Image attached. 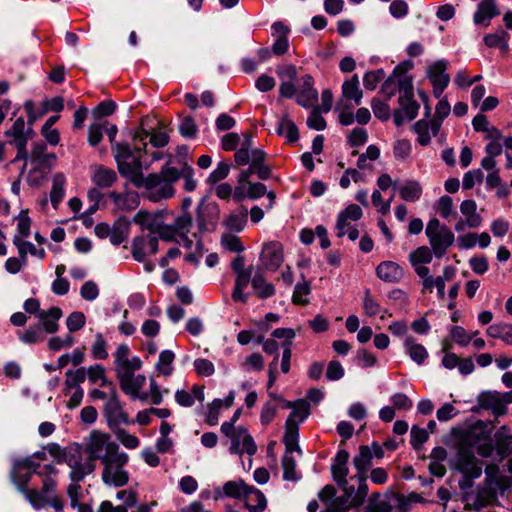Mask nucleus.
<instances>
[{
  "mask_svg": "<svg viewBox=\"0 0 512 512\" xmlns=\"http://www.w3.org/2000/svg\"><path fill=\"white\" fill-rule=\"evenodd\" d=\"M478 428H469L461 433L458 438V451L452 461V466L468 478H478L482 473V468L478 465L474 456V445L480 440V431Z\"/></svg>",
  "mask_w": 512,
  "mask_h": 512,
  "instance_id": "f257e3e1",
  "label": "nucleus"
},
{
  "mask_svg": "<svg viewBox=\"0 0 512 512\" xmlns=\"http://www.w3.org/2000/svg\"><path fill=\"white\" fill-rule=\"evenodd\" d=\"M119 445L112 439L111 435L94 429L84 439V452L95 461L100 462L120 452Z\"/></svg>",
  "mask_w": 512,
  "mask_h": 512,
  "instance_id": "f03ea898",
  "label": "nucleus"
},
{
  "mask_svg": "<svg viewBox=\"0 0 512 512\" xmlns=\"http://www.w3.org/2000/svg\"><path fill=\"white\" fill-rule=\"evenodd\" d=\"M128 463L129 455L123 451L101 462V479L104 484L115 488L125 486L129 482V472L126 469Z\"/></svg>",
  "mask_w": 512,
  "mask_h": 512,
  "instance_id": "7ed1b4c3",
  "label": "nucleus"
},
{
  "mask_svg": "<svg viewBox=\"0 0 512 512\" xmlns=\"http://www.w3.org/2000/svg\"><path fill=\"white\" fill-rule=\"evenodd\" d=\"M221 432L230 440L231 454L242 455L244 452L252 456L257 451V445L248 430L243 426H232V423H222Z\"/></svg>",
  "mask_w": 512,
  "mask_h": 512,
  "instance_id": "20e7f679",
  "label": "nucleus"
},
{
  "mask_svg": "<svg viewBox=\"0 0 512 512\" xmlns=\"http://www.w3.org/2000/svg\"><path fill=\"white\" fill-rule=\"evenodd\" d=\"M434 255L442 257L455 241L454 233L436 218L431 219L425 230Z\"/></svg>",
  "mask_w": 512,
  "mask_h": 512,
  "instance_id": "39448f33",
  "label": "nucleus"
},
{
  "mask_svg": "<svg viewBox=\"0 0 512 512\" xmlns=\"http://www.w3.org/2000/svg\"><path fill=\"white\" fill-rule=\"evenodd\" d=\"M33 133L32 127H26L22 117L17 118L11 127L5 131V137L8 138V143L17 148V155L12 162L27 159L26 146Z\"/></svg>",
  "mask_w": 512,
  "mask_h": 512,
  "instance_id": "423d86ee",
  "label": "nucleus"
},
{
  "mask_svg": "<svg viewBox=\"0 0 512 512\" xmlns=\"http://www.w3.org/2000/svg\"><path fill=\"white\" fill-rule=\"evenodd\" d=\"M64 460L70 468L69 477L72 482L83 481L95 470L94 461L87 454L84 456L79 449L69 451Z\"/></svg>",
  "mask_w": 512,
  "mask_h": 512,
  "instance_id": "0eeeda50",
  "label": "nucleus"
},
{
  "mask_svg": "<svg viewBox=\"0 0 512 512\" xmlns=\"http://www.w3.org/2000/svg\"><path fill=\"white\" fill-rule=\"evenodd\" d=\"M103 415L108 427L112 430L118 428L122 424L127 425L132 423L119 400L115 387L111 388L109 398L104 404Z\"/></svg>",
  "mask_w": 512,
  "mask_h": 512,
  "instance_id": "6e6552de",
  "label": "nucleus"
},
{
  "mask_svg": "<svg viewBox=\"0 0 512 512\" xmlns=\"http://www.w3.org/2000/svg\"><path fill=\"white\" fill-rule=\"evenodd\" d=\"M368 512H406L407 503L403 495L391 493L384 496L375 494L367 507Z\"/></svg>",
  "mask_w": 512,
  "mask_h": 512,
  "instance_id": "1a4fd4ad",
  "label": "nucleus"
},
{
  "mask_svg": "<svg viewBox=\"0 0 512 512\" xmlns=\"http://www.w3.org/2000/svg\"><path fill=\"white\" fill-rule=\"evenodd\" d=\"M284 262L283 246L278 241H270L262 246L259 255V270L275 272Z\"/></svg>",
  "mask_w": 512,
  "mask_h": 512,
  "instance_id": "9d476101",
  "label": "nucleus"
},
{
  "mask_svg": "<svg viewBox=\"0 0 512 512\" xmlns=\"http://www.w3.org/2000/svg\"><path fill=\"white\" fill-rule=\"evenodd\" d=\"M448 62L444 59L432 62L427 66L426 76L429 79L435 98H441L444 90L450 83V76L447 73Z\"/></svg>",
  "mask_w": 512,
  "mask_h": 512,
  "instance_id": "9b49d317",
  "label": "nucleus"
},
{
  "mask_svg": "<svg viewBox=\"0 0 512 512\" xmlns=\"http://www.w3.org/2000/svg\"><path fill=\"white\" fill-rule=\"evenodd\" d=\"M142 188L147 190L146 196L152 202L170 198L175 193L173 184L155 173L146 176L145 185Z\"/></svg>",
  "mask_w": 512,
  "mask_h": 512,
  "instance_id": "f8f14e48",
  "label": "nucleus"
},
{
  "mask_svg": "<svg viewBox=\"0 0 512 512\" xmlns=\"http://www.w3.org/2000/svg\"><path fill=\"white\" fill-rule=\"evenodd\" d=\"M120 388L132 399H139L142 402L148 400V393L140 391L146 384V377L142 374H134V371H127L117 375Z\"/></svg>",
  "mask_w": 512,
  "mask_h": 512,
  "instance_id": "ddd939ff",
  "label": "nucleus"
},
{
  "mask_svg": "<svg viewBox=\"0 0 512 512\" xmlns=\"http://www.w3.org/2000/svg\"><path fill=\"white\" fill-rule=\"evenodd\" d=\"M413 67L412 62L405 61L397 65L391 76L386 80L384 86L396 84L401 93L400 97L414 96L413 79L407 74V71Z\"/></svg>",
  "mask_w": 512,
  "mask_h": 512,
  "instance_id": "4468645a",
  "label": "nucleus"
},
{
  "mask_svg": "<svg viewBox=\"0 0 512 512\" xmlns=\"http://www.w3.org/2000/svg\"><path fill=\"white\" fill-rule=\"evenodd\" d=\"M158 237L147 234L133 238L131 248L132 256L138 262H143L148 255L158 252Z\"/></svg>",
  "mask_w": 512,
  "mask_h": 512,
  "instance_id": "2eb2a0df",
  "label": "nucleus"
},
{
  "mask_svg": "<svg viewBox=\"0 0 512 512\" xmlns=\"http://www.w3.org/2000/svg\"><path fill=\"white\" fill-rule=\"evenodd\" d=\"M117 169L122 177L127 179L136 188L145 185L146 177L143 174L142 162L139 158H132L131 161H121Z\"/></svg>",
  "mask_w": 512,
  "mask_h": 512,
  "instance_id": "dca6fc26",
  "label": "nucleus"
},
{
  "mask_svg": "<svg viewBox=\"0 0 512 512\" xmlns=\"http://www.w3.org/2000/svg\"><path fill=\"white\" fill-rule=\"evenodd\" d=\"M114 363L116 374H122L127 371L139 370L142 367V361L139 357L130 358V348L127 344H120L114 353Z\"/></svg>",
  "mask_w": 512,
  "mask_h": 512,
  "instance_id": "f3484780",
  "label": "nucleus"
},
{
  "mask_svg": "<svg viewBox=\"0 0 512 512\" xmlns=\"http://www.w3.org/2000/svg\"><path fill=\"white\" fill-rule=\"evenodd\" d=\"M123 192L111 191L108 193V198L114 205L117 211H132L135 210L140 204V196L138 192L129 190L127 184L124 185Z\"/></svg>",
  "mask_w": 512,
  "mask_h": 512,
  "instance_id": "a211bd4d",
  "label": "nucleus"
},
{
  "mask_svg": "<svg viewBox=\"0 0 512 512\" xmlns=\"http://www.w3.org/2000/svg\"><path fill=\"white\" fill-rule=\"evenodd\" d=\"M349 453L346 450H339L331 464V475L337 485L343 489L348 484L349 474L348 461Z\"/></svg>",
  "mask_w": 512,
  "mask_h": 512,
  "instance_id": "6ab92c4d",
  "label": "nucleus"
},
{
  "mask_svg": "<svg viewBox=\"0 0 512 512\" xmlns=\"http://www.w3.org/2000/svg\"><path fill=\"white\" fill-rule=\"evenodd\" d=\"M301 83L297 89L296 101L304 108H309L318 99V92L313 87L314 79L310 74H305L301 78Z\"/></svg>",
  "mask_w": 512,
  "mask_h": 512,
  "instance_id": "aec40b11",
  "label": "nucleus"
},
{
  "mask_svg": "<svg viewBox=\"0 0 512 512\" xmlns=\"http://www.w3.org/2000/svg\"><path fill=\"white\" fill-rule=\"evenodd\" d=\"M353 479H356L358 482L357 488L347 484L342 490L349 501V506L358 507L364 503L368 495L367 475H355Z\"/></svg>",
  "mask_w": 512,
  "mask_h": 512,
  "instance_id": "412c9836",
  "label": "nucleus"
},
{
  "mask_svg": "<svg viewBox=\"0 0 512 512\" xmlns=\"http://www.w3.org/2000/svg\"><path fill=\"white\" fill-rule=\"evenodd\" d=\"M163 218V211L149 212L142 209L133 216L132 221L134 224L139 225L141 230H148L150 233L155 234L160 228Z\"/></svg>",
  "mask_w": 512,
  "mask_h": 512,
  "instance_id": "4be33fe9",
  "label": "nucleus"
},
{
  "mask_svg": "<svg viewBox=\"0 0 512 512\" xmlns=\"http://www.w3.org/2000/svg\"><path fill=\"white\" fill-rule=\"evenodd\" d=\"M440 127L441 125L439 120H418L413 126L415 133L418 135V143L422 146H427L430 143L432 136H436L438 134Z\"/></svg>",
  "mask_w": 512,
  "mask_h": 512,
  "instance_id": "5701e85b",
  "label": "nucleus"
},
{
  "mask_svg": "<svg viewBox=\"0 0 512 512\" xmlns=\"http://www.w3.org/2000/svg\"><path fill=\"white\" fill-rule=\"evenodd\" d=\"M400 109L394 113V122L401 126L405 120H413L419 111V104L414 100V96L399 97Z\"/></svg>",
  "mask_w": 512,
  "mask_h": 512,
  "instance_id": "b1692460",
  "label": "nucleus"
},
{
  "mask_svg": "<svg viewBox=\"0 0 512 512\" xmlns=\"http://www.w3.org/2000/svg\"><path fill=\"white\" fill-rule=\"evenodd\" d=\"M478 405L482 409L490 410L495 416H503L507 413V407L503 406L500 392H482L477 398Z\"/></svg>",
  "mask_w": 512,
  "mask_h": 512,
  "instance_id": "393cba45",
  "label": "nucleus"
},
{
  "mask_svg": "<svg viewBox=\"0 0 512 512\" xmlns=\"http://www.w3.org/2000/svg\"><path fill=\"white\" fill-rule=\"evenodd\" d=\"M117 179V174L113 169L104 165L91 166V180L98 188H109Z\"/></svg>",
  "mask_w": 512,
  "mask_h": 512,
  "instance_id": "a878e982",
  "label": "nucleus"
},
{
  "mask_svg": "<svg viewBox=\"0 0 512 512\" xmlns=\"http://www.w3.org/2000/svg\"><path fill=\"white\" fill-rule=\"evenodd\" d=\"M377 276L384 282L397 283L404 277V269L393 261H383L376 268Z\"/></svg>",
  "mask_w": 512,
  "mask_h": 512,
  "instance_id": "bb28decb",
  "label": "nucleus"
},
{
  "mask_svg": "<svg viewBox=\"0 0 512 512\" xmlns=\"http://www.w3.org/2000/svg\"><path fill=\"white\" fill-rule=\"evenodd\" d=\"M362 215V209L356 204H350L341 211L336 221L337 236L341 238L346 235V227L349 226V222L359 220Z\"/></svg>",
  "mask_w": 512,
  "mask_h": 512,
  "instance_id": "cd10ccee",
  "label": "nucleus"
},
{
  "mask_svg": "<svg viewBox=\"0 0 512 512\" xmlns=\"http://www.w3.org/2000/svg\"><path fill=\"white\" fill-rule=\"evenodd\" d=\"M499 14L495 0H484L477 6L474 13V22L478 25L488 26L490 20Z\"/></svg>",
  "mask_w": 512,
  "mask_h": 512,
  "instance_id": "c85d7f7f",
  "label": "nucleus"
},
{
  "mask_svg": "<svg viewBox=\"0 0 512 512\" xmlns=\"http://www.w3.org/2000/svg\"><path fill=\"white\" fill-rule=\"evenodd\" d=\"M363 92L360 89L358 75L354 74L349 80L342 85V98L345 101H352L358 106L361 103Z\"/></svg>",
  "mask_w": 512,
  "mask_h": 512,
  "instance_id": "c756f323",
  "label": "nucleus"
},
{
  "mask_svg": "<svg viewBox=\"0 0 512 512\" xmlns=\"http://www.w3.org/2000/svg\"><path fill=\"white\" fill-rule=\"evenodd\" d=\"M148 137H150V143L156 148L164 147L169 142V136L167 135V133H165L163 131H154L150 135L148 132H146L144 130H139L135 133L134 140H135V142H143V148L136 147V150H138V151L145 150V147L147 144L144 141Z\"/></svg>",
  "mask_w": 512,
  "mask_h": 512,
  "instance_id": "7c9ffc66",
  "label": "nucleus"
},
{
  "mask_svg": "<svg viewBox=\"0 0 512 512\" xmlns=\"http://www.w3.org/2000/svg\"><path fill=\"white\" fill-rule=\"evenodd\" d=\"M62 317V311L58 307H51L47 311H41L38 313V319L43 329L47 333H55L58 328V321Z\"/></svg>",
  "mask_w": 512,
  "mask_h": 512,
  "instance_id": "2f4dec72",
  "label": "nucleus"
},
{
  "mask_svg": "<svg viewBox=\"0 0 512 512\" xmlns=\"http://www.w3.org/2000/svg\"><path fill=\"white\" fill-rule=\"evenodd\" d=\"M460 212L465 217L467 227L478 228L482 225V217L477 212V204L474 200H464L460 204Z\"/></svg>",
  "mask_w": 512,
  "mask_h": 512,
  "instance_id": "473e14b6",
  "label": "nucleus"
},
{
  "mask_svg": "<svg viewBox=\"0 0 512 512\" xmlns=\"http://www.w3.org/2000/svg\"><path fill=\"white\" fill-rule=\"evenodd\" d=\"M244 499L250 512H262L266 508L267 501L264 494L254 486H249Z\"/></svg>",
  "mask_w": 512,
  "mask_h": 512,
  "instance_id": "72a5a7b5",
  "label": "nucleus"
},
{
  "mask_svg": "<svg viewBox=\"0 0 512 512\" xmlns=\"http://www.w3.org/2000/svg\"><path fill=\"white\" fill-rule=\"evenodd\" d=\"M252 266L247 271L236 273L235 287L232 293V299L236 302H247V296L243 293L244 289L252 280Z\"/></svg>",
  "mask_w": 512,
  "mask_h": 512,
  "instance_id": "f704fd0d",
  "label": "nucleus"
},
{
  "mask_svg": "<svg viewBox=\"0 0 512 512\" xmlns=\"http://www.w3.org/2000/svg\"><path fill=\"white\" fill-rule=\"evenodd\" d=\"M31 168L27 175V182L32 187H39L46 180L52 164L30 163Z\"/></svg>",
  "mask_w": 512,
  "mask_h": 512,
  "instance_id": "c9c22d12",
  "label": "nucleus"
},
{
  "mask_svg": "<svg viewBox=\"0 0 512 512\" xmlns=\"http://www.w3.org/2000/svg\"><path fill=\"white\" fill-rule=\"evenodd\" d=\"M403 346L411 360L418 365H422L428 358L426 348L422 344L417 343L412 337H407L404 340Z\"/></svg>",
  "mask_w": 512,
  "mask_h": 512,
  "instance_id": "e433bc0d",
  "label": "nucleus"
},
{
  "mask_svg": "<svg viewBox=\"0 0 512 512\" xmlns=\"http://www.w3.org/2000/svg\"><path fill=\"white\" fill-rule=\"evenodd\" d=\"M298 435L299 427L297 421H293L292 418L287 419L285 423V433L283 437V442L285 444L287 452L297 451L301 453V449L297 444Z\"/></svg>",
  "mask_w": 512,
  "mask_h": 512,
  "instance_id": "4c0bfd02",
  "label": "nucleus"
},
{
  "mask_svg": "<svg viewBox=\"0 0 512 512\" xmlns=\"http://www.w3.org/2000/svg\"><path fill=\"white\" fill-rule=\"evenodd\" d=\"M36 474L41 478L44 492H55L58 470L54 465H43Z\"/></svg>",
  "mask_w": 512,
  "mask_h": 512,
  "instance_id": "58836bf2",
  "label": "nucleus"
},
{
  "mask_svg": "<svg viewBox=\"0 0 512 512\" xmlns=\"http://www.w3.org/2000/svg\"><path fill=\"white\" fill-rule=\"evenodd\" d=\"M475 131L483 132L488 139H501L502 134L498 128L491 125L484 114H477L472 120Z\"/></svg>",
  "mask_w": 512,
  "mask_h": 512,
  "instance_id": "ea45409f",
  "label": "nucleus"
},
{
  "mask_svg": "<svg viewBox=\"0 0 512 512\" xmlns=\"http://www.w3.org/2000/svg\"><path fill=\"white\" fill-rule=\"evenodd\" d=\"M65 377L64 395H69L72 390L82 389L80 385L86 379V368L80 367L76 370H67Z\"/></svg>",
  "mask_w": 512,
  "mask_h": 512,
  "instance_id": "a19ab883",
  "label": "nucleus"
},
{
  "mask_svg": "<svg viewBox=\"0 0 512 512\" xmlns=\"http://www.w3.org/2000/svg\"><path fill=\"white\" fill-rule=\"evenodd\" d=\"M13 243L17 247L19 256L23 262L27 261V254H31L41 260L46 256V252L43 248H36L34 244L20 239L19 236H14Z\"/></svg>",
  "mask_w": 512,
  "mask_h": 512,
  "instance_id": "79ce46f5",
  "label": "nucleus"
},
{
  "mask_svg": "<svg viewBox=\"0 0 512 512\" xmlns=\"http://www.w3.org/2000/svg\"><path fill=\"white\" fill-rule=\"evenodd\" d=\"M433 252L427 246L418 247L416 250L410 253L409 261L414 268L415 272H418L420 268H428L426 264H429L433 259Z\"/></svg>",
  "mask_w": 512,
  "mask_h": 512,
  "instance_id": "37998d69",
  "label": "nucleus"
},
{
  "mask_svg": "<svg viewBox=\"0 0 512 512\" xmlns=\"http://www.w3.org/2000/svg\"><path fill=\"white\" fill-rule=\"evenodd\" d=\"M276 132L279 136H284L289 143H295L299 140L298 128L287 114L283 115L279 121Z\"/></svg>",
  "mask_w": 512,
  "mask_h": 512,
  "instance_id": "c03bdc74",
  "label": "nucleus"
},
{
  "mask_svg": "<svg viewBox=\"0 0 512 512\" xmlns=\"http://www.w3.org/2000/svg\"><path fill=\"white\" fill-rule=\"evenodd\" d=\"M398 190L401 199L406 202H416L422 195V186L416 180H406Z\"/></svg>",
  "mask_w": 512,
  "mask_h": 512,
  "instance_id": "a18cd8bd",
  "label": "nucleus"
},
{
  "mask_svg": "<svg viewBox=\"0 0 512 512\" xmlns=\"http://www.w3.org/2000/svg\"><path fill=\"white\" fill-rule=\"evenodd\" d=\"M372 459L368 445L360 446L359 453L353 458V465L357 471L356 475H366L368 469L372 465Z\"/></svg>",
  "mask_w": 512,
  "mask_h": 512,
  "instance_id": "49530a36",
  "label": "nucleus"
},
{
  "mask_svg": "<svg viewBox=\"0 0 512 512\" xmlns=\"http://www.w3.org/2000/svg\"><path fill=\"white\" fill-rule=\"evenodd\" d=\"M509 33L503 29H499L494 33H489L484 37V43L490 48H498L503 52L509 49Z\"/></svg>",
  "mask_w": 512,
  "mask_h": 512,
  "instance_id": "de8ad7c7",
  "label": "nucleus"
},
{
  "mask_svg": "<svg viewBox=\"0 0 512 512\" xmlns=\"http://www.w3.org/2000/svg\"><path fill=\"white\" fill-rule=\"evenodd\" d=\"M247 214V209L241 208L238 212H234L228 215L224 219L223 225L229 231L240 232L244 229V227L247 224Z\"/></svg>",
  "mask_w": 512,
  "mask_h": 512,
  "instance_id": "09e8293b",
  "label": "nucleus"
},
{
  "mask_svg": "<svg viewBox=\"0 0 512 512\" xmlns=\"http://www.w3.org/2000/svg\"><path fill=\"white\" fill-rule=\"evenodd\" d=\"M252 287L261 299L272 297L275 294V288L268 282L261 273H256L251 280Z\"/></svg>",
  "mask_w": 512,
  "mask_h": 512,
  "instance_id": "8fccbe9b",
  "label": "nucleus"
},
{
  "mask_svg": "<svg viewBox=\"0 0 512 512\" xmlns=\"http://www.w3.org/2000/svg\"><path fill=\"white\" fill-rule=\"evenodd\" d=\"M175 360V354L171 350H163L159 354L158 361L155 365V369L159 375L170 376L174 371L173 362Z\"/></svg>",
  "mask_w": 512,
  "mask_h": 512,
  "instance_id": "3c124183",
  "label": "nucleus"
},
{
  "mask_svg": "<svg viewBox=\"0 0 512 512\" xmlns=\"http://www.w3.org/2000/svg\"><path fill=\"white\" fill-rule=\"evenodd\" d=\"M488 336L501 339L507 345H512V325L511 324H493L486 330Z\"/></svg>",
  "mask_w": 512,
  "mask_h": 512,
  "instance_id": "603ef678",
  "label": "nucleus"
},
{
  "mask_svg": "<svg viewBox=\"0 0 512 512\" xmlns=\"http://www.w3.org/2000/svg\"><path fill=\"white\" fill-rule=\"evenodd\" d=\"M86 377L92 384H99L101 387L111 386L112 383L108 380L105 374V368L101 364H94L86 369Z\"/></svg>",
  "mask_w": 512,
  "mask_h": 512,
  "instance_id": "864d4df0",
  "label": "nucleus"
},
{
  "mask_svg": "<svg viewBox=\"0 0 512 512\" xmlns=\"http://www.w3.org/2000/svg\"><path fill=\"white\" fill-rule=\"evenodd\" d=\"M363 309L364 313L368 317H374L380 315L381 313H387V309L381 307L380 303L373 297L370 293V290H365L363 297ZM381 319H384V314H382Z\"/></svg>",
  "mask_w": 512,
  "mask_h": 512,
  "instance_id": "5fc2aeb1",
  "label": "nucleus"
},
{
  "mask_svg": "<svg viewBox=\"0 0 512 512\" xmlns=\"http://www.w3.org/2000/svg\"><path fill=\"white\" fill-rule=\"evenodd\" d=\"M54 492H44L41 490L30 489L24 494L29 503L34 509L39 510L48 505V500L51 498Z\"/></svg>",
  "mask_w": 512,
  "mask_h": 512,
  "instance_id": "6e6d98bb",
  "label": "nucleus"
},
{
  "mask_svg": "<svg viewBox=\"0 0 512 512\" xmlns=\"http://www.w3.org/2000/svg\"><path fill=\"white\" fill-rule=\"evenodd\" d=\"M66 179L63 174H55L52 181V188L50 191V200L53 207L56 209L59 203L62 201L65 190Z\"/></svg>",
  "mask_w": 512,
  "mask_h": 512,
  "instance_id": "4d7b16f0",
  "label": "nucleus"
},
{
  "mask_svg": "<svg viewBox=\"0 0 512 512\" xmlns=\"http://www.w3.org/2000/svg\"><path fill=\"white\" fill-rule=\"evenodd\" d=\"M283 479L286 481H298L301 476L296 471V460L292 456V452L285 451L282 458Z\"/></svg>",
  "mask_w": 512,
  "mask_h": 512,
  "instance_id": "13d9d810",
  "label": "nucleus"
},
{
  "mask_svg": "<svg viewBox=\"0 0 512 512\" xmlns=\"http://www.w3.org/2000/svg\"><path fill=\"white\" fill-rule=\"evenodd\" d=\"M55 159V154L46 153V145L44 143H35L31 150L29 162L53 164Z\"/></svg>",
  "mask_w": 512,
  "mask_h": 512,
  "instance_id": "bf43d9fd",
  "label": "nucleus"
},
{
  "mask_svg": "<svg viewBox=\"0 0 512 512\" xmlns=\"http://www.w3.org/2000/svg\"><path fill=\"white\" fill-rule=\"evenodd\" d=\"M249 485L243 480L228 481L223 486L224 494L232 498H244Z\"/></svg>",
  "mask_w": 512,
  "mask_h": 512,
  "instance_id": "052dcab7",
  "label": "nucleus"
},
{
  "mask_svg": "<svg viewBox=\"0 0 512 512\" xmlns=\"http://www.w3.org/2000/svg\"><path fill=\"white\" fill-rule=\"evenodd\" d=\"M216 210V207L204 205L201 203L197 207V223L200 231H206L214 228L215 222L206 219V214H210Z\"/></svg>",
  "mask_w": 512,
  "mask_h": 512,
  "instance_id": "680f3d73",
  "label": "nucleus"
},
{
  "mask_svg": "<svg viewBox=\"0 0 512 512\" xmlns=\"http://www.w3.org/2000/svg\"><path fill=\"white\" fill-rule=\"evenodd\" d=\"M18 337L25 344H35L44 340V335L40 325L29 327L24 331H19Z\"/></svg>",
  "mask_w": 512,
  "mask_h": 512,
  "instance_id": "e2e57ef3",
  "label": "nucleus"
},
{
  "mask_svg": "<svg viewBox=\"0 0 512 512\" xmlns=\"http://www.w3.org/2000/svg\"><path fill=\"white\" fill-rule=\"evenodd\" d=\"M91 355L97 360H104L108 357L107 342L100 332L95 335V340L91 346Z\"/></svg>",
  "mask_w": 512,
  "mask_h": 512,
  "instance_id": "0e129e2a",
  "label": "nucleus"
},
{
  "mask_svg": "<svg viewBox=\"0 0 512 512\" xmlns=\"http://www.w3.org/2000/svg\"><path fill=\"white\" fill-rule=\"evenodd\" d=\"M117 440L127 449L133 450L140 445V440L135 435L130 434L128 431L122 428L114 429Z\"/></svg>",
  "mask_w": 512,
  "mask_h": 512,
  "instance_id": "69168bd1",
  "label": "nucleus"
},
{
  "mask_svg": "<svg viewBox=\"0 0 512 512\" xmlns=\"http://www.w3.org/2000/svg\"><path fill=\"white\" fill-rule=\"evenodd\" d=\"M309 414L310 404L304 399H299L296 401V404L287 419L292 418L293 421H297V423H299L303 422Z\"/></svg>",
  "mask_w": 512,
  "mask_h": 512,
  "instance_id": "338daca9",
  "label": "nucleus"
},
{
  "mask_svg": "<svg viewBox=\"0 0 512 512\" xmlns=\"http://www.w3.org/2000/svg\"><path fill=\"white\" fill-rule=\"evenodd\" d=\"M311 291L310 285L307 281L303 280L295 285L292 301L294 304L304 305L308 303L307 296Z\"/></svg>",
  "mask_w": 512,
  "mask_h": 512,
  "instance_id": "774afa93",
  "label": "nucleus"
}]
</instances>
